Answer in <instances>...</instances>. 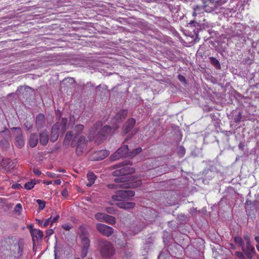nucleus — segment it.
<instances>
[{"instance_id":"f257e3e1","label":"nucleus","mask_w":259,"mask_h":259,"mask_svg":"<svg viewBox=\"0 0 259 259\" xmlns=\"http://www.w3.org/2000/svg\"><path fill=\"white\" fill-rule=\"evenodd\" d=\"M103 123L101 121L96 122L90 131V135L94 138H97L99 141H103L111 133V127L105 125L102 127Z\"/></svg>"},{"instance_id":"f03ea898","label":"nucleus","mask_w":259,"mask_h":259,"mask_svg":"<svg viewBox=\"0 0 259 259\" xmlns=\"http://www.w3.org/2000/svg\"><path fill=\"white\" fill-rule=\"evenodd\" d=\"M78 234L81 240V243L82 245L81 256L84 257L88 253L90 247V241L89 238V234L87 228L85 226H81L79 228Z\"/></svg>"},{"instance_id":"7ed1b4c3","label":"nucleus","mask_w":259,"mask_h":259,"mask_svg":"<svg viewBox=\"0 0 259 259\" xmlns=\"http://www.w3.org/2000/svg\"><path fill=\"white\" fill-rule=\"evenodd\" d=\"M113 169H116L112 172V175L114 177H123L124 176L131 175L135 171V169L126 162H123L112 166Z\"/></svg>"},{"instance_id":"20e7f679","label":"nucleus","mask_w":259,"mask_h":259,"mask_svg":"<svg viewBox=\"0 0 259 259\" xmlns=\"http://www.w3.org/2000/svg\"><path fill=\"white\" fill-rule=\"evenodd\" d=\"M129 177H118L114 179L116 184H110L108 185V187L111 189H116L118 188L128 189L134 187V184L128 183Z\"/></svg>"},{"instance_id":"39448f33","label":"nucleus","mask_w":259,"mask_h":259,"mask_svg":"<svg viewBox=\"0 0 259 259\" xmlns=\"http://www.w3.org/2000/svg\"><path fill=\"white\" fill-rule=\"evenodd\" d=\"M99 248L101 254L103 256H110L114 252L113 247L108 241L101 239L98 241Z\"/></svg>"},{"instance_id":"423d86ee","label":"nucleus","mask_w":259,"mask_h":259,"mask_svg":"<svg viewBox=\"0 0 259 259\" xmlns=\"http://www.w3.org/2000/svg\"><path fill=\"white\" fill-rule=\"evenodd\" d=\"M135 195V192L133 190H118L112 196V199L118 202L128 201L130 199V197L134 196Z\"/></svg>"},{"instance_id":"0eeeda50","label":"nucleus","mask_w":259,"mask_h":259,"mask_svg":"<svg viewBox=\"0 0 259 259\" xmlns=\"http://www.w3.org/2000/svg\"><path fill=\"white\" fill-rule=\"evenodd\" d=\"M11 130L14 137L15 146L18 148H21L25 144L21 128L19 127H14L11 128Z\"/></svg>"},{"instance_id":"6e6552de","label":"nucleus","mask_w":259,"mask_h":259,"mask_svg":"<svg viewBox=\"0 0 259 259\" xmlns=\"http://www.w3.org/2000/svg\"><path fill=\"white\" fill-rule=\"evenodd\" d=\"M24 243L22 240H18L14 244L11 245L10 251L12 256L15 258H19L23 253Z\"/></svg>"},{"instance_id":"1a4fd4ad","label":"nucleus","mask_w":259,"mask_h":259,"mask_svg":"<svg viewBox=\"0 0 259 259\" xmlns=\"http://www.w3.org/2000/svg\"><path fill=\"white\" fill-rule=\"evenodd\" d=\"M129 149L126 145H122L112 155L110 156L112 160H116L121 157H128Z\"/></svg>"},{"instance_id":"9d476101","label":"nucleus","mask_w":259,"mask_h":259,"mask_svg":"<svg viewBox=\"0 0 259 259\" xmlns=\"http://www.w3.org/2000/svg\"><path fill=\"white\" fill-rule=\"evenodd\" d=\"M88 140L85 136H80L77 140L76 146V153L77 155H80L83 152V149L86 147ZM74 144H75L74 143Z\"/></svg>"},{"instance_id":"9b49d317","label":"nucleus","mask_w":259,"mask_h":259,"mask_svg":"<svg viewBox=\"0 0 259 259\" xmlns=\"http://www.w3.org/2000/svg\"><path fill=\"white\" fill-rule=\"evenodd\" d=\"M96 228L100 233L107 237L111 236L113 233L112 227L103 224H98Z\"/></svg>"},{"instance_id":"f8f14e48","label":"nucleus","mask_w":259,"mask_h":259,"mask_svg":"<svg viewBox=\"0 0 259 259\" xmlns=\"http://www.w3.org/2000/svg\"><path fill=\"white\" fill-rule=\"evenodd\" d=\"M59 127L58 123H55L52 127L50 135V140L52 142H56L59 136Z\"/></svg>"},{"instance_id":"ddd939ff","label":"nucleus","mask_w":259,"mask_h":259,"mask_svg":"<svg viewBox=\"0 0 259 259\" xmlns=\"http://www.w3.org/2000/svg\"><path fill=\"white\" fill-rule=\"evenodd\" d=\"M2 166L7 171H9L15 167L16 162L10 159H7L3 160Z\"/></svg>"},{"instance_id":"4468645a","label":"nucleus","mask_w":259,"mask_h":259,"mask_svg":"<svg viewBox=\"0 0 259 259\" xmlns=\"http://www.w3.org/2000/svg\"><path fill=\"white\" fill-rule=\"evenodd\" d=\"M109 154V151L106 150H101L95 152L94 159L99 161L105 158Z\"/></svg>"},{"instance_id":"2eb2a0df","label":"nucleus","mask_w":259,"mask_h":259,"mask_svg":"<svg viewBox=\"0 0 259 259\" xmlns=\"http://www.w3.org/2000/svg\"><path fill=\"white\" fill-rule=\"evenodd\" d=\"M116 205L121 209H129L134 208L136 206V204L134 202L123 201L117 202Z\"/></svg>"},{"instance_id":"dca6fc26","label":"nucleus","mask_w":259,"mask_h":259,"mask_svg":"<svg viewBox=\"0 0 259 259\" xmlns=\"http://www.w3.org/2000/svg\"><path fill=\"white\" fill-rule=\"evenodd\" d=\"M242 251L250 259L252 258L253 254L255 253V249L251 245L250 242L246 243V247H244V250H242Z\"/></svg>"},{"instance_id":"f3484780","label":"nucleus","mask_w":259,"mask_h":259,"mask_svg":"<svg viewBox=\"0 0 259 259\" xmlns=\"http://www.w3.org/2000/svg\"><path fill=\"white\" fill-rule=\"evenodd\" d=\"M127 110L122 109L120 110L115 116L114 119L116 120L117 124L121 122L126 117Z\"/></svg>"},{"instance_id":"a211bd4d","label":"nucleus","mask_w":259,"mask_h":259,"mask_svg":"<svg viewBox=\"0 0 259 259\" xmlns=\"http://www.w3.org/2000/svg\"><path fill=\"white\" fill-rule=\"evenodd\" d=\"M49 133L44 130L39 133V142L42 145H46L49 141Z\"/></svg>"},{"instance_id":"6ab92c4d","label":"nucleus","mask_w":259,"mask_h":259,"mask_svg":"<svg viewBox=\"0 0 259 259\" xmlns=\"http://www.w3.org/2000/svg\"><path fill=\"white\" fill-rule=\"evenodd\" d=\"M135 123L136 120L134 118L129 119L125 123L123 132L125 134L128 133L133 128Z\"/></svg>"},{"instance_id":"aec40b11","label":"nucleus","mask_w":259,"mask_h":259,"mask_svg":"<svg viewBox=\"0 0 259 259\" xmlns=\"http://www.w3.org/2000/svg\"><path fill=\"white\" fill-rule=\"evenodd\" d=\"M83 128H84V126L81 124H77L75 126V127L74 128V137L71 143V146L72 147H75V144H74V142H75V139L77 136H78L79 135H80L81 133Z\"/></svg>"},{"instance_id":"412c9836","label":"nucleus","mask_w":259,"mask_h":259,"mask_svg":"<svg viewBox=\"0 0 259 259\" xmlns=\"http://www.w3.org/2000/svg\"><path fill=\"white\" fill-rule=\"evenodd\" d=\"M30 233L33 240L35 238L37 240H41L44 236L43 232L39 230L32 229L30 230Z\"/></svg>"},{"instance_id":"4be33fe9","label":"nucleus","mask_w":259,"mask_h":259,"mask_svg":"<svg viewBox=\"0 0 259 259\" xmlns=\"http://www.w3.org/2000/svg\"><path fill=\"white\" fill-rule=\"evenodd\" d=\"M36 126L38 128H41L45 124V115L43 114H39L36 116L35 121Z\"/></svg>"},{"instance_id":"5701e85b","label":"nucleus","mask_w":259,"mask_h":259,"mask_svg":"<svg viewBox=\"0 0 259 259\" xmlns=\"http://www.w3.org/2000/svg\"><path fill=\"white\" fill-rule=\"evenodd\" d=\"M38 136L36 133H32L30 134L29 139V144L31 147H35L38 143Z\"/></svg>"},{"instance_id":"b1692460","label":"nucleus","mask_w":259,"mask_h":259,"mask_svg":"<svg viewBox=\"0 0 259 259\" xmlns=\"http://www.w3.org/2000/svg\"><path fill=\"white\" fill-rule=\"evenodd\" d=\"M87 178L89 182L87 184V186L90 187L94 183L96 176L93 172H90L87 174Z\"/></svg>"},{"instance_id":"393cba45","label":"nucleus","mask_w":259,"mask_h":259,"mask_svg":"<svg viewBox=\"0 0 259 259\" xmlns=\"http://www.w3.org/2000/svg\"><path fill=\"white\" fill-rule=\"evenodd\" d=\"M67 123V119L66 118H62L60 122H57L59 124V130L60 129L63 133L66 129V125Z\"/></svg>"},{"instance_id":"a878e982","label":"nucleus","mask_w":259,"mask_h":259,"mask_svg":"<svg viewBox=\"0 0 259 259\" xmlns=\"http://www.w3.org/2000/svg\"><path fill=\"white\" fill-rule=\"evenodd\" d=\"M210 63L213 65L215 68L220 69L221 65L219 60L214 57H210L209 58Z\"/></svg>"},{"instance_id":"bb28decb","label":"nucleus","mask_w":259,"mask_h":259,"mask_svg":"<svg viewBox=\"0 0 259 259\" xmlns=\"http://www.w3.org/2000/svg\"><path fill=\"white\" fill-rule=\"evenodd\" d=\"M104 222L110 225H114L116 223V220L114 217L106 214Z\"/></svg>"},{"instance_id":"cd10ccee","label":"nucleus","mask_w":259,"mask_h":259,"mask_svg":"<svg viewBox=\"0 0 259 259\" xmlns=\"http://www.w3.org/2000/svg\"><path fill=\"white\" fill-rule=\"evenodd\" d=\"M142 151V148L141 147H138V148L134 149L133 151H129L128 152V157L133 158V157L136 156L138 154H139L140 152H141Z\"/></svg>"},{"instance_id":"c85d7f7f","label":"nucleus","mask_w":259,"mask_h":259,"mask_svg":"<svg viewBox=\"0 0 259 259\" xmlns=\"http://www.w3.org/2000/svg\"><path fill=\"white\" fill-rule=\"evenodd\" d=\"M235 242L241 247L242 250H244V242L242 238L239 236H236L234 238Z\"/></svg>"},{"instance_id":"c756f323","label":"nucleus","mask_w":259,"mask_h":259,"mask_svg":"<svg viewBox=\"0 0 259 259\" xmlns=\"http://www.w3.org/2000/svg\"><path fill=\"white\" fill-rule=\"evenodd\" d=\"M72 137V134L71 132H68L66 134L65 138L64 139L63 141V144L64 145H67L68 143L71 140V138Z\"/></svg>"},{"instance_id":"7c9ffc66","label":"nucleus","mask_w":259,"mask_h":259,"mask_svg":"<svg viewBox=\"0 0 259 259\" xmlns=\"http://www.w3.org/2000/svg\"><path fill=\"white\" fill-rule=\"evenodd\" d=\"M106 215V214L105 213L98 212L95 214V218L100 222H104Z\"/></svg>"},{"instance_id":"2f4dec72","label":"nucleus","mask_w":259,"mask_h":259,"mask_svg":"<svg viewBox=\"0 0 259 259\" xmlns=\"http://www.w3.org/2000/svg\"><path fill=\"white\" fill-rule=\"evenodd\" d=\"M35 184V183L33 181L28 182L24 185V188L27 190H30L34 187Z\"/></svg>"},{"instance_id":"473e14b6","label":"nucleus","mask_w":259,"mask_h":259,"mask_svg":"<svg viewBox=\"0 0 259 259\" xmlns=\"http://www.w3.org/2000/svg\"><path fill=\"white\" fill-rule=\"evenodd\" d=\"M75 83V80L72 77H68L66 78L63 80V83L67 85V83H69L70 84H73Z\"/></svg>"},{"instance_id":"72a5a7b5","label":"nucleus","mask_w":259,"mask_h":259,"mask_svg":"<svg viewBox=\"0 0 259 259\" xmlns=\"http://www.w3.org/2000/svg\"><path fill=\"white\" fill-rule=\"evenodd\" d=\"M242 118V113L241 111L238 112V115L234 118V121L236 123L240 122Z\"/></svg>"},{"instance_id":"f704fd0d","label":"nucleus","mask_w":259,"mask_h":259,"mask_svg":"<svg viewBox=\"0 0 259 259\" xmlns=\"http://www.w3.org/2000/svg\"><path fill=\"white\" fill-rule=\"evenodd\" d=\"M36 202L39 205V209L40 210L43 209L46 205V202L45 201L41 200L40 199L36 200Z\"/></svg>"},{"instance_id":"c9c22d12","label":"nucleus","mask_w":259,"mask_h":259,"mask_svg":"<svg viewBox=\"0 0 259 259\" xmlns=\"http://www.w3.org/2000/svg\"><path fill=\"white\" fill-rule=\"evenodd\" d=\"M30 89H31V88L28 86H21V87H19V88L17 90V92L18 93V94H20L21 91H27L28 90H30Z\"/></svg>"},{"instance_id":"e433bc0d","label":"nucleus","mask_w":259,"mask_h":259,"mask_svg":"<svg viewBox=\"0 0 259 259\" xmlns=\"http://www.w3.org/2000/svg\"><path fill=\"white\" fill-rule=\"evenodd\" d=\"M24 126L26 128V130L29 131L32 128L33 125L30 122L27 121L24 123Z\"/></svg>"},{"instance_id":"4c0bfd02","label":"nucleus","mask_w":259,"mask_h":259,"mask_svg":"<svg viewBox=\"0 0 259 259\" xmlns=\"http://www.w3.org/2000/svg\"><path fill=\"white\" fill-rule=\"evenodd\" d=\"M21 209H22L21 204L20 203H18L17 204H16V205L15 207V209H14L15 211L16 212H20Z\"/></svg>"},{"instance_id":"58836bf2","label":"nucleus","mask_w":259,"mask_h":259,"mask_svg":"<svg viewBox=\"0 0 259 259\" xmlns=\"http://www.w3.org/2000/svg\"><path fill=\"white\" fill-rule=\"evenodd\" d=\"M235 255L240 259H244V255L242 252L239 251H236Z\"/></svg>"},{"instance_id":"ea45409f","label":"nucleus","mask_w":259,"mask_h":259,"mask_svg":"<svg viewBox=\"0 0 259 259\" xmlns=\"http://www.w3.org/2000/svg\"><path fill=\"white\" fill-rule=\"evenodd\" d=\"M51 217L48 218V219H47L45 221V223L42 225V227L44 228L47 227L48 226V225L49 224V223H51Z\"/></svg>"},{"instance_id":"a19ab883","label":"nucleus","mask_w":259,"mask_h":259,"mask_svg":"<svg viewBox=\"0 0 259 259\" xmlns=\"http://www.w3.org/2000/svg\"><path fill=\"white\" fill-rule=\"evenodd\" d=\"M59 215H57L56 217H55L52 220L51 219V226H53V225L54 223L57 222L59 218Z\"/></svg>"},{"instance_id":"79ce46f5","label":"nucleus","mask_w":259,"mask_h":259,"mask_svg":"<svg viewBox=\"0 0 259 259\" xmlns=\"http://www.w3.org/2000/svg\"><path fill=\"white\" fill-rule=\"evenodd\" d=\"M178 78L181 82H183V83L186 82V80L185 77L181 74L178 75Z\"/></svg>"},{"instance_id":"37998d69","label":"nucleus","mask_w":259,"mask_h":259,"mask_svg":"<svg viewBox=\"0 0 259 259\" xmlns=\"http://www.w3.org/2000/svg\"><path fill=\"white\" fill-rule=\"evenodd\" d=\"M54 233V230L52 229L47 230L46 232V237H49Z\"/></svg>"},{"instance_id":"c03bdc74","label":"nucleus","mask_w":259,"mask_h":259,"mask_svg":"<svg viewBox=\"0 0 259 259\" xmlns=\"http://www.w3.org/2000/svg\"><path fill=\"white\" fill-rule=\"evenodd\" d=\"M209 117H210V118L213 120H217L218 119V116H217V115L214 113H210L209 115Z\"/></svg>"},{"instance_id":"a18cd8bd","label":"nucleus","mask_w":259,"mask_h":259,"mask_svg":"<svg viewBox=\"0 0 259 259\" xmlns=\"http://www.w3.org/2000/svg\"><path fill=\"white\" fill-rule=\"evenodd\" d=\"M62 228L66 231L69 230L71 228V226L69 224H64L62 225Z\"/></svg>"},{"instance_id":"49530a36","label":"nucleus","mask_w":259,"mask_h":259,"mask_svg":"<svg viewBox=\"0 0 259 259\" xmlns=\"http://www.w3.org/2000/svg\"><path fill=\"white\" fill-rule=\"evenodd\" d=\"M61 194L64 197H67L68 195V192L66 188H64L62 191Z\"/></svg>"},{"instance_id":"de8ad7c7","label":"nucleus","mask_w":259,"mask_h":259,"mask_svg":"<svg viewBox=\"0 0 259 259\" xmlns=\"http://www.w3.org/2000/svg\"><path fill=\"white\" fill-rule=\"evenodd\" d=\"M1 133L3 134V135H5L6 136H10V133L8 129L5 128V130L3 131H2L1 132Z\"/></svg>"},{"instance_id":"09e8293b","label":"nucleus","mask_w":259,"mask_h":259,"mask_svg":"<svg viewBox=\"0 0 259 259\" xmlns=\"http://www.w3.org/2000/svg\"><path fill=\"white\" fill-rule=\"evenodd\" d=\"M47 175L49 177H51V178H55L57 177V175L56 174L52 173V172H47Z\"/></svg>"},{"instance_id":"8fccbe9b","label":"nucleus","mask_w":259,"mask_h":259,"mask_svg":"<svg viewBox=\"0 0 259 259\" xmlns=\"http://www.w3.org/2000/svg\"><path fill=\"white\" fill-rule=\"evenodd\" d=\"M106 211L109 213H112L114 211V209L113 207H108L106 208Z\"/></svg>"},{"instance_id":"3c124183","label":"nucleus","mask_w":259,"mask_h":259,"mask_svg":"<svg viewBox=\"0 0 259 259\" xmlns=\"http://www.w3.org/2000/svg\"><path fill=\"white\" fill-rule=\"evenodd\" d=\"M244 239L246 241V243H250V237L248 235H244L243 236Z\"/></svg>"},{"instance_id":"603ef678","label":"nucleus","mask_w":259,"mask_h":259,"mask_svg":"<svg viewBox=\"0 0 259 259\" xmlns=\"http://www.w3.org/2000/svg\"><path fill=\"white\" fill-rule=\"evenodd\" d=\"M12 187L14 189H19L22 188L21 184H14V185H13Z\"/></svg>"},{"instance_id":"864d4df0","label":"nucleus","mask_w":259,"mask_h":259,"mask_svg":"<svg viewBox=\"0 0 259 259\" xmlns=\"http://www.w3.org/2000/svg\"><path fill=\"white\" fill-rule=\"evenodd\" d=\"M33 171L34 174L37 176H39L41 174V171L38 169H34Z\"/></svg>"},{"instance_id":"5fc2aeb1","label":"nucleus","mask_w":259,"mask_h":259,"mask_svg":"<svg viewBox=\"0 0 259 259\" xmlns=\"http://www.w3.org/2000/svg\"><path fill=\"white\" fill-rule=\"evenodd\" d=\"M244 145L242 143H240L238 145V147L241 150H243L244 149Z\"/></svg>"},{"instance_id":"6e6d98bb","label":"nucleus","mask_w":259,"mask_h":259,"mask_svg":"<svg viewBox=\"0 0 259 259\" xmlns=\"http://www.w3.org/2000/svg\"><path fill=\"white\" fill-rule=\"evenodd\" d=\"M180 151L179 152H180L183 155L185 154V149L183 148V147H180Z\"/></svg>"},{"instance_id":"4d7b16f0","label":"nucleus","mask_w":259,"mask_h":259,"mask_svg":"<svg viewBox=\"0 0 259 259\" xmlns=\"http://www.w3.org/2000/svg\"><path fill=\"white\" fill-rule=\"evenodd\" d=\"M36 221H37L38 224L40 226H42V221L41 220H39V219H36Z\"/></svg>"},{"instance_id":"13d9d810","label":"nucleus","mask_w":259,"mask_h":259,"mask_svg":"<svg viewBox=\"0 0 259 259\" xmlns=\"http://www.w3.org/2000/svg\"><path fill=\"white\" fill-rule=\"evenodd\" d=\"M54 183L56 185H60L61 183V181L60 180H57L55 181Z\"/></svg>"},{"instance_id":"bf43d9fd","label":"nucleus","mask_w":259,"mask_h":259,"mask_svg":"<svg viewBox=\"0 0 259 259\" xmlns=\"http://www.w3.org/2000/svg\"><path fill=\"white\" fill-rule=\"evenodd\" d=\"M70 121H72L73 123L74 122V121H75V117H74V115H72L71 116H70Z\"/></svg>"},{"instance_id":"052dcab7","label":"nucleus","mask_w":259,"mask_h":259,"mask_svg":"<svg viewBox=\"0 0 259 259\" xmlns=\"http://www.w3.org/2000/svg\"><path fill=\"white\" fill-rule=\"evenodd\" d=\"M52 181H44V183L48 185L52 183Z\"/></svg>"},{"instance_id":"680f3d73","label":"nucleus","mask_w":259,"mask_h":259,"mask_svg":"<svg viewBox=\"0 0 259 259\" xmlns=\"http://www.w3.org/2000/svg\"><path fill=\"white\" fill-rule=\"evenodd\" d=\"M255 240L258 243V244H259V236H255Z\"/></svg>"},{"instance_id":"e2e57ef3","label":"nucleus","mask_w":259,"mask_h":259,"mask_svg":"<svg viewBox=\"0 0 259 259\" xmlns=\"http://www.w3.org/2000/svg\"><path fill=\"white\" fill-rule=\"evenodd\" d=\"M61 113L60 111L59 110H57V115L58 116H59V117H60V116H61Z\"/></svg>"},{"instance_id":"0e129e2a","label":"nucleus","mask_w":259,"mask_h":259,"mask_svg":"<svg viewBox=\"0 0 259 259\" xmlns=\"http://www.w3.org/2000/svg\"><path fill=\"white\" fill-rule=\"evenodd\" d=\"M197 8H198V7H196V8H195V9H194L195 11L193 12V16H196V11L197 10Z\"/></svg>"},{"instance_id":"69168bd1","label":"nucleus","mask_w":259,"mask_h":259,"mask_svg":"<svg viewBox=\"0 0 259 259\" xmlns=\"http://www.w3.org/2000/svg\"><path fill=\"white\" fill-rule=\"evenodd\" d=\"M115 129H117L118 127V126L117 125H115V126L114 127Z\"/></svg>"},{"instance_id":"338daca9","label":"nucleus","mask_w":259,"mask_h":259,"mask_svg":"<svg viewBox=\"0 0 259 259\" xmlns=\"http://www.w3.org/2000/svg\"><path fill=\"white\" fill-rule=\"evenodd\" d=\"M256 248L258 250V251H259V246L258 245H256Z\"/></svg>"},{"instance_id":"774afa93","label":"nucleus","mask_w":259,"mask_h":259,"mask_svg":"<svg viewBox=\"0 0 259 259\" xmlns=\"http://www.w3.org/2000/svg\"><path fill=\"white\" fill-rule=\"evenodd\" d=\"M88 259H93V258H88Z\"/></svg>"}]
</instances>
